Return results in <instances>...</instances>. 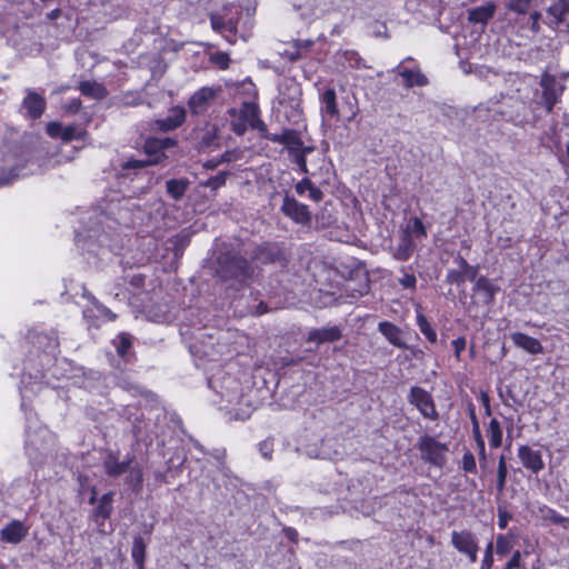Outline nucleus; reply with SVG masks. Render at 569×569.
Listing matches in <instances>:
<instances>
[{"label":"nucleus","mask_w":569,"mask_h":569,"mask_svg":"<svg viewBox=\"0 0 569 569\" xmlns=\"http://www.w3.org/2000/svg\"><path fill=\"white\" fill-rule=\"evenodd\" d=\"M216 271L221 280H234L239 283L244 282L253 274V269L248 261L231 252L221 253L219 256Z\"/></svg>","instance_id":"nucleus-1"},{"label":"nucleus","mask_w":569,"mask_h":569,"mask_svg":"<svg viewBox=\"0 0 569 569\" xmlns=\"http://www.w3.org/2000/svg\"><path fill=\"white\" fill-rule=\"evenodd\" d=\"M240 13V8L236 4H227L220 11L210 13L212 29L223 34L228 42L234 43L238 33V16Z\"/></svg>","instance_id":"nucleus-2"},{"label":"nucleus","mask_w":569,"mask_h":569,"mask_svg":"<svg viewBox=\"0 0 569 569\" xmlns=\"http://www.w3.org/2000/svg\"><path fill=\"white\" fill-rule=\"evenodd\" d=\"M421 459L432 466L442 468L447 460L448 446L431 436H422L418 441Z\"/></svg>","instance_id":"nucleus-3"},{"label":"nucleus","mask_w":569,"mask_h":569,"mask_svg":"<svg viewBox=\"0 0 569 569\" xmlns=\"http://www.w3.org/2000/svg\"><path fill=\"white\" fill-rule=\"evenodd\" d=\"M220 92V87H202L197 90L188 100V107L191 113H204L217 99Z\"/></svg>","instance_id":"nucleus-4"},{"label":"nucleus","mask_w":569,"mask_h":569,"mask_svg":"<svg viewBox=\"0 0 569 569\" xmlns=\"http://www.w3.org/2000/svg\"><path fill=\"white\" fill-rule=\"evenodd\" d=\"M547 23L559 32H569V0H557L549 7Z\"/></svg>","instance_id":"nucleus-5"},{"label":"nucleus","mask_w":569,"mask_h":569,"mask_svg":"<svg viewBox=\"0 0 569 569\" xmlns=\"http://www.w3.org/2000/svg\"><path fill=\"white\" fill-rule=\"evenodd\" d=\"M409 401L412 403L423 417L436 420L438 412L435 407L431 395L420 387H412L410 389Z\"/></svg>","instance_id":"nucleus-6"},{"label":"nucleus","mask_w":569,"mask_h":569,"mask_svg":"<svg viewBox=\"0 0 569 569\" xmlns=\"http://www.w3.org/2000/svg\"><path fill=\"white\" fill-rule=\"evenodd\" d=\"M301 87L297 81L293 79H284L279 84V103L298 111L301 102Z\"/></svg>","instance_id":"nucleus-7"},{"label":"nucleus","mask_w":569,"mask_h":569,"mask_svg":"<svg viewBox=\"0 0 569 569\" xmlns=\"http://www.w3.org/2000/svg\"><path fill=\"white\" fill-rule=\"evenodd\" d=\"M281 211L296 223L307 226L311 222V212L308 207L289 196L284 197Z\"/></svg>","instance_id":"nucleus-8"},{"label":"nucleus","mask_w":569,"mask_h":569,"mask_svg":"<svg viewBox=\"0 0 569 569\" xmlns=\"http://www.w3.org/2000/svg\"><path fill=\"white\" fill-rule=\"evenodd\" d=\"M540 84L542 87V93L547 110L548 112H550L555 103L557 102L558 98L565 90V86L558 83L556 78L548 73L542 74Z\"/></svg>","instance_id":"nucleus-9"},{"label":"nucleus","mask_w":569,"mask_h":569,"mask_svg":"<svg viewBox=\"0 0 569 569\" xmlns=\"http://www.w3.org/2000/svg\"><path fill=\"white\" fill-rule=\"evenodd\" d=\"M518 458L522 466L532 473L537 475L545 468L541 452L529 446L522 445L518 448Z\"/></svg>","instance_id":"nucleus-10"},{"label":"nucleus","mask_w":569,"mask_h":569,"mask_svg":"<svg viewBox=\"0 0 569 569\" xmlns=\"http://www.w3.org/2000/svg\"><path fill=\"white\" fill-rule=\"evenodd\" d=\"M29 528L20 520H11L0 531V539L7 543L18 545L28 535Z\"/></svg>","instance_id":"nucleus-11"},{"label":"nucleus","mask_w":569,"mask_h":569,"mask_svg":"<svg viewBox=\"0 0 569 569\" xmlns=\"http://www.w3.org/2000/svg\"><path fill=\"white\" fill-rule=\"evenodd\" d=\"M186 120V110L180 106H174L169 109V114L164 119L156 121L157 128L160 131L168 132L180 127Z\"/></svg>","instance_id":"nucleus-12"},{"label":"nucleus","mask_w":569,"mask_h":569,"mask_svg":"<svg viewBox=\"0 0 569 569\" xmlns=\"http://www.w3.org/2000/svg\"><path fill=\"white\" fill-rule=\"evenodd\" d=\"M132 461V458H128L124 461H119L118 457L113 452H109L103 460V468L109 477H119L128 472Z\"/></svg>","instance_id":"nucleus-13"},{"label":"nucleus","mask_w":569,"mask_h":569,"mask_svg":"<svg viewBox=\"0 0 569 569\" xmlns=\"http://www.w3.org/2000/svg\"><path fill=\"white\" fill-rule=\"evenodd\" d=\"M497 4L495 2H486L481 6L468 10V20L471 23L486 24L496 13Z\"/></svg>","instance_id":"nucleus-14"},{"label":"nucleus","mask_w":569,"mask_h":569,"mask_svg":"<svg viewBox=\"0 0 569 569\" xmlns=\"http://www.w3.org/2000/svg\"><path fill=\"white\" fill-rule=\"evenodd\" d=\"M22 107L27 110V113L31 119H38L46 109V101L37 92L28 90L27 97L23 99Z\"/></svg>","instance_id":"nucleus-15"},{"label":"nucleus","mask_w":569,"mask_h":569,"mask_svg":"<svg viewBox=\"0 0 569 569\" xmlns=\"http://www.w3.org/2000/svg\"><path fill=\"white\" fill-rule=\"evenodd\" d=\"M510 338L516 347L525 350L530 355H538L541 353L543 350L542 345L538 339L530 337L526 333L513 332L511 333Z\"/></svg>","instance_id":"nucleus-16"},{"label":"nucleus","mask_w":569,"mask_h":569,"mask_svg":"<svg viewBox=\"0 0 569 569\" xmlns=\"http://www.w3.org/2000/svg\"><path fill=\"white\" fill-rule=\"evenodd\" d=\"M240 118L253 129L266 131V124L259 117V107L253 102H244L240 109Z\"/></svg>","instance_id":"nucleus-17"},{"label":"nucleus","mask_w":569,"mask_h":569,"mask_svg":"<svg viewBox=\"0 0 569 569\" xmlns=\"http://www.w3.org/2000/svg\"><path fill=\"white\" fill-rule=\"evenodd\" d=\"M473 291L480 295L485 305L489 306L493 302L495 296L499 291V287L488 278L479 277L475 282Z\"/></svg>","instance_id":"nucleus-18"},{"label":"nucleus","mask_w":569,"mask_h":569,"mask_svg":"<svg viewBox=\"0 0 569 569\" xmlns=\"http://www.w3.org/2000/svg\"><path fill=\"white\" fill-rule=\"evenodd\" d=\"M451 543L461 553L471 551L470 549L478 545L475 535L467 530L452 531Z\"/></svg>","instance_id":"nucleus-19"},{"label":"nucleus","mask_w":569,"mask_h":569,"mask_svg":"<svg viewBox=\"0 0 569 569\" xmlns=\"http://www.w3.org/2000/svg\"><path fill=\"white\" fill-rule=\"evenodd\" d=\"M341 338V331L338 327L321 328L311 330L308 333L307 340L309 342L325 343L333 342Z\"/></svg>","instance_id":"nucleus-20"},{"label":"nucleus","mask_w":569,"mask_h":569,"mask_svg":"<svg viewBox=\"0 0 569 569\" xmlns=\"http://www.w3.org/2000/svg\"><path fill=\"white\" fill-rule=\"evenodd\" d=\"M112 502L113 492H107L101 496L93 511V518L96 522L103 525V522L111 516L113 510Z\"/></svg>","instance_id":"nucleus-21"},{"label":"nucleus","mask_w":569,"mask_h":569,"mask_svg":"<svg viewBox=\"0 0 569 569\" xmlns=\"http://www.w3.org/2000/svg\"><path fill=\"white\" fill-rule=\"evenodd\" d=\"M381 335L393 346L405 348L406 343L402 340L401 330L396 325L389 321H381L378 325Z\"/></svg>","instance_id":"nucleus-22"},{"label":"nucleus","mask_w":569,"mask_h":569,"mask_svg":"<svg viewBox=\"0 0 569 569\" xmlns=\"http://www.w3.org/2000/svg\"><path fill=\"white\" fill-rule=\"evenodd\" d=\"M396 71L405 80L407 88H411L413 86L422 87L428 83L426 76L419 70L401 69L399 66Z\"/></svg>","instance_id":"nucleus-23"},{"label":"nucleus","mask_w":569,"mask_h":569,"mask_svg":"<svg viewBox=\"0 0 569 569\" xmlns=\"http://www.w3.org/2000/svg\"><path fill=\"white\" fill-rule=\"evenodd\" d=\"M415 250V243L408 232H405L395 250L393 257L399 261H407Z\"/></svg>","instance_id":"nucleus-24"},{"label":"nucleus","mask_w":569,"mask_h":569,"mask_svg":"<svg viewBox=\"0 0 569 569\" xmlns=\"http://www.w3.org/2000/svg\"><path fill=\"white\" fill-rule=\"evenodd\" d=\"M79 90L83 96L92 99H103L107 96L106 88L96 81H82L79 83Z\"/></svg>","instance_id":"nucleus-25"},{"label":"nucleus","mask_w":569,"mask_h":569,"mask_svg":"<svg viewBox=\"0 0 569 569\" xmlns=\"http://www.w3.org/2000/svg\"><path fill=\"white\" fill-rule=\"evenodd\" d=\"M144 151L148 154V160L151 164H157L166 158V154L158 142V138L147 139L144 142Z\"/></svg>","instance_id":"nucleus-26"},{"label":"nucleus","mask_w":569,"mask_h":569,"mask_svg":"<svg viewBox=\"0 0 569 569\" xmlns=\"http://www.w3.org/2000/svg\"><path fill=\"white\" fill-rule=\"evenodd\" d=\"M322 111L330 117H338L339 109L337 106L336 91L332 88L327 89L321 94Z\"/></svg>","instance_id":"nucleus-27"},{"label":"nucleus","mask_w":569,"mask_h":569,"mask_svg":"<svg viewBox=\"0 0 569 569\" xmlns=\"http://www.w3.org/2000/svg\"><path fill=\"white\" fill-rule=\"evenodd\" d=\"M188 187L189 181L187 179H170L166 182L167 192L174 200L182 199Z\"/></svg>","instance_id":"nucleus-28"},{"label":"nucleus","mask_w":569,"mask_h":569,"mask_svg":"<svg viewBox=\"0 0 569 569\" xmlns=\"http://www.w3.org/2000/svg\"><path fill=\"white\" fill-rule=\"evenodd\" d=\"M280 250L276 244H266L257 248L254 258L262 263H270L279 259Z\"/></svg>","instance_id":"nucleus-29"},{"label":"nucleus","mask_w":569,"mask_h":569,"mask_svg":"<svg viewBox=\"0 0 569 569\" xmlns=\"http://www.w3.org/2000/svg\"><path fill=\"white\" fill-rule=\"evenodd\" d=\"M296 192L299 196H303L308 192V197L313 201H320L323 197L322 191L316 187L309 179H302L299 181L296 187Z\"/></svg>","instance_id":"nucleus-30"},{"label":"nucleus","mask_w":569,"mask_h":569,"mask_svg":"<svg viewBox=\"0 0 569 569\" xmlns=\"http://www.w3.org/2000/svg\"><path fill=\"white\" fill-rule=\"evenodd\" d=\"M537 515L540 519L549 521L555 525H563L565 522H569V518L561 516L555 509L546 505H541L538 507Z\"/></svg>","instance_id":"nucleus-31"},{"label":"nucleus","mask_w":569,"mask_h":569,"mask_svg":"<svg viewBox=\"0 0 569 569\" xmlns=\"http://www.w3.org/2000/svg\"><path fill=\"white\" fill-rule=\"evenodd\" d=\"M131 557L134 563L137 565L138 569H144L146 543L142 537L140 536L134 537L133 539Z\"/></svg>","instance_id":"nucleus-32"},{"label":"nucleus","mask_w":569,"mask_h":569,"mask_svg":"<svg viewBox=\"0 0 569 569\" xmlns=\"http://www.w3.org/2000/svg\"><path fill=\"white\" fill-rule=\"evenodd\" d=\"M487 436L491 448H499L502 443V429L497 419H491L488 428Z\"/></svg>","instance_id":"nucleus-33"},{"label":"nucleus","mask_w":569,"mask_h":569,"mask_svg":"<svg viewBox=\"0 0 569 569\" xmlns=\"http://www.w3.org/2000/svg\"><path fill=\"white\" fill-rule=\"evenodd\" d=\"M281 144L286 146L290 151H298L302 147V141L297 131L283 130V139Z\"/></svg>","instance_id":"nucleus-34"},{"label":"nucleus","mask_w":569,"mask_h":569,"mask_svg":"<svg viewBox=\"0 0 569 569\" xmlns=\"http://www.w3.org/2000/svg\"><path fill=\"white\" fill-rule=\"evenodd\" d=\"M417 326L422 335L428 339L429 342H437V333L428 322L427 318L421 313H417Z\"/></svg>","instance_id":"nucleus-35"},{"label":"nucleus","mask_w":569,"mask_h":569,"mask_svg":"<svg viewBox=\"0 0 569 569\" xmlns=\"http://www.w3.org/2000/svg\"><path fill=\"white\" fill-rule=\"evenodd\" d=\"M128 471H129V476L127 478V482L134 490H139L142 486V481H143L142 468L139 465L132 466V463H131Z\"/></svg>","instance_id":"nucleus-36"},{"label":"nucleus","mask_w":569,"mask_h":569,"mask_svg":"<svg viewBox=\"0 0 569 569\" xmlns=\"http://www.w3.org/2000/svg\"><path fill=\"white\" fill-rule=\"evenodd\" d=\"M513 547V538L509 535H498L496 540V551L500 556L507 555Z\"/></svg>","instance_id":"nucleus-37"},{"label":"nucleus","mask_w":569,"mask_h":569,"mask_svg":"<svg viewBox=\"0 0 569 569\" xmlns=\"http://www.w3.org/2000/svg\"><path fill=\"white\" fill-rule=\"evenodd\" d=\"M343 59L350 68L360 69L366 67L363 59L353 50L345 51Z\"/></svg>","instance_id":"nucleus-38"},{"label":"nucleus","mask_w":569,"mask_h":569,"mask_svg":"<svg viewBox=\"0 0 569 569\" xmlns=\"http://www.w3.org/2000/svg\"><path fill=\"white\" fill-rule=\"evenodd\" d=\"M201 143L206 147H211L217 143V127L213 124H208L203 133L201 136Z\"/></svg>","instance_id":"nucleus-39"},{"label":"nucleus","mask_w":569,"mask_h":569,"mask_svg":"<svg viewBox=\"0 0 569 569\" xmlns=\"http://www.w3.org/2000/svg\"><path fill=\"white\" fill-rule=\"evenodd\" d=\"M114 345L118 355L123 357L131 347V338L127 333H120L114 340Z\"/></svg>","instance_id":"nucleus-40"},{"label":"nucleus","mask_w":569,"mask_h":569,"mask_svg":"<svg viewBox=\"0 0 569 569\" xmlns=\"http://www.w3.org/2000/svg\"><path fill=\"white\" fill-rule=\"evenodd\" d=\"M530 6V0H507L506 7L508 10L513 11L519 14H523L527 12Z\"/></svg>","instance_id":"nucleus-41"},{"label":"nucleus","mask_w":569,"mask_h":569,"mask_svg":"<svg viewBox=\"0 0 569 569\" xmlns=\"http://www.w3.org/2000/svg\"><path fill=\"white\" fill-rule=\"evenodd\" d=\"M226 178H227V172H219L214 177H210L203 183V186H206V187H208V188H210L212 190H216V189L222 187L226 183Z\"/></svg>","instance_id":"nucleus-42"},{"label":"nucleus","mask_w":569,"mask_h":569,"mask_svg":"<svg viewBox=\"0 0 569 569\" xmlns=\"http://www.w3.org/2000/svg\"><path fill=\"white\" fill-rule=\"evenodd\" d=\"M493 565V543L490 541L485 550V557L481 561V569H491Z\"/></svg>","instance_id":"nucleus-43"},{"label":"nucleus","mask_w":569,"mask_h":569,"mask_svg":"<svg viewBox=\"0 0 569 569\" xmlns=\"http://www.w3.org/2000/svg\"><path fill=\"white\" fill-rule=\"evenodd\" d=\"M462 469L466 472L476 471V459L471 451H466L462 457Z\"/></svg>","instance_id":"nucleus-44"},{"label":"nucleus","mask_w":569,"mask_h":569,"mask_svg":"<svg viewBox=\"0 0 569 569\" xmlns=\"http://www.w3.org/2000/svg\"><path fill=\"white\" fill-rule=\"evenodd\" d=\"M81 137V133L78 131V129L74 126H68L62 128V136L61 140L64 142H69L73 139H79Z\"/></svg>","instance_id":"nucleus-45"},{"label":"nucleus","mask_w":569,"mask_h":569,"mask_svg":"<svg viewBox=\"0 0 569 569\" xmlns=\"http://www.w3.org/2000/svg\"><path fill=\"white\" fill-rule=\"evenodd\" d=\"M410 231L418 238L427 237V230L419 218H415L410 226Z\"/></svg>","instance_id":"nucleus-46"},{"label":"nucleus","mask_w":569,"mask_h":569,"mask_svg":"<svg viewBox=\"0 0 569 569\" xmlns=\"http://www.w3.org/2000/svg\"><path fill=\"white\" fill-rule=\"evenodd\" d=\"M212 62L218 64L221 69H227L229 67V56L224 52H217L211 58Z\"/></svg>","instance_id":"nucleus-47"},{"label":"nucleus","mask_w":569,"mask_h":569,"mask_svg":"<svg viewBox=\"0 0 569 569\" xmlns=\"http://www.w3.org/2000/svg\"><path fill=\"white\" fill-rule=\"evenodd\" d=\"M62 124L60 122L53 121L49 122L47 126V132L51 138H60L62 136Z\"/></svg>","instance_id":"nucleus-48"},{"label":"nucleus","mask_w":569,"mask_h":569,"mask_svg":"<svg viewBox=\"0 0 569 569\" xmlns=\"http://www.w3.org/2000/svg\"><path fill=\"white\" fill-rule=\"evenodd\" d=\"M521 568V552L515 551L510 560L506 563L505 569H518Z\"/></svg>","instance_id":"nucleus-49"},{"label":"nucleus","mask_w":569,"mask_h":569,"mask_svg":"<svg viewBox=\"0 0 569 569\" xmlns=\"http://www.w3.org/2000/svg\"><path fill=\"white\" fill-rule=\"evenodd\" d=\"M399 282L406 289H413L416 287L417 280L413 274L405 273L403 277L399 279Z\"/></svg>","instance_id":"nucleus-50"},{"label":"nucleus","mask_w":569,"mask_h":569,"mask_svg":"<svg viewBox=\"0 0 569 569\" xmlns=\"http://www.w3.org/2000/svg\"><path fill=\"white\" fill-rule=\"evenodd\" d=\"M510 519L511 515L507 510H498V526L500 529H506Z\"/></svg>","instance_id":"nucleus-51"},{"label":"nucleus","mask_w":569,"mask_h":569,"mask_svg":"<svg viewBox=\"0 0 569 569\" xmlns=\"http://www.w3.org/2000/svg\"><path fill=\"white\" fill-rule=\"evenodd\" d=\"M466 339L463 337H459L457 339H455L452 341V346H453V349H455V356L457 359H460V355L461 352L465 350L466 348Z\"/></svg>","instance_id":"nucleus-52"},{"label":"nucleus","mask_w":569,"mask_h":569,"mask_svg":"<svg viewBox=\"0 0 569 569\" xmlns=\"http://www.w3.org/2000/svg\"><path fill=\"white\" fill-rule=\"evenodd\" d=\"M447 280L451 283H461L463 282V273L462 271L450 270L448 271Z\"/></svg>","instance_id":"nucleus-53"},{"label":"nucleus","mask_w":569,"mask_h":569,"mask_svg":"<svg viewBox=\"0 0 569 569\" xmlns=\"http://www.w3.org/2000/svg\"><path fill=\"white\" fill-rule=\"evenodd\" d=\"M260 132L264 139L281 144L282 139H283V132L282 133H270V132H268L267 129H266V131H260Z\"/></svg>","instance_id":"nucleus-54"},{"label":"nucleus","mask_w":569,"mask_h":569,"mask_svg":"<svg viewBox=\"0 0 569 569\" xmlns=\"http://www.w3.org/2000/svg\"><path fill=\"white\" fill-rule=\"evenodd\" d=\"M473 433H475L476 441L480 448V451H481V453H483L485 452V441L481 437L480 429H479L478 422L476 420L473 421Z\"/></svg>","instance_id":"nucleus-55"},{"label":"nucleus","mask_w":569,"mask_h":569,"mask_svg":"<svg viewBox=\"0 0 569 569\" xmlns=\"http://www.w3.org/2000/svg\"><path fill=\"white\" fill-rule=\"evenodd\" d=\"M149 160H129L126 162L124 168L127 169H137L149 166Z\"/></svg>","instance_id":"nucleus-56"},{"label":"nucleus","mask_w":569,"mask_h":569,"mask_svg":"<svg viewBox=\"0 0 569 569\" xmlns=\"http://www.w3.org/2000/svg\"><path fill=\"white\" fill-rule=\"evenodd\" d=\"M158 142L161 146V150L164 152V150L172 148L177 144V141L172 138H158Z\"/></svg>","instance_id":"nucleus-57"},{"label":"nucleus","mask_w":569,"mask_h":569,"mask_svg":"<svg viewBox=\"0 0 569 569\" xmlns=\"http://www.w3.org/2000/svg\"><path fill=\"white\" fill-rule=\"evenodd\" d=\"M94 305H96L98 311H100L101 315L107 317L109 320H114L116 319V315L110 309H108L107 307L98 303V301H96V300H94Z\"/></svg>","instance_id":"nucleus-58"},{"label":"nucleus","mask_w":569,"mask_h":569,"mask_svg":"<svg viewBox=\"0 0 569 569\" xmlns=\"http://www.w3.org/2000/svg\"><path fill=\"white\" fill-rule=\"evenodd\" d=\"M508 472H497V488L499 492H502L506 486Z\"/></svg>","instance_id":"nucleus-59"},{"label":"nucleus","mask_w":569,"mask_h":569,"mask_svg":"<svg viewBox=\"0 0 569 569\" xmlns=\"http://www.w3.org/2000/svg\"><path fill=\"white\" fill-rule=\"evenodd\" d=\"M463 279L467 278L469 279L470 281H476V276H477V268L473 267V266H469L463 272Z\"/></svg>","instance_id":"nucleus-60"},{"label":"nucleus","mask_w":569,"mask_h":569,"mask_svg":"<svg viewBox=\"0 0 569 569\" xmlns=\"http://www.w3.org/2000/svg\"><path fill=\"white\" fill-rule=\"evenodd\" d=\"M470 550L471 551H467L465 555H467L470 562L473 563L477 561L478 545H476V547L471 548Z\"/></svg>","instance_id":"nucleus-61"},{"label":"nucleus","mask_w":569,"mask_h":569,"mask_svg":"<svg viewBox=\"0 0 569 569\" xmlns=\"http://www.w3.org/2000/svg\"><path fill=\"white\" fill-rule=\"evenodd\" d=\"M269 443L268 442H262L260 445V451L262 453V456L267 459H270V448H269Z\"/></svg>","instance_id":"nucleus-62"},{"label":"nucleus","mask_w":569,"mask_h":569,"mask_svg":"<svg viewBox=\"0 0 569 569\" xmlns=\"http://www.w3.org/2000/svg\"><path fill=\"white\" fill-rule=\"evenodd\" d=\"M497 472H508L506 459L503 456L499 458Z\"/></svg>","instance_id":"nucleus-63"},{"label":"nucleus","mask_w":569,"mask_h":569,"mask_svg":"<svg viewBox=\"0 0 569 569\" xmlns=\"http://www.w3.org/2000/svg\"><path fill=\"white\" fill-rule=\"evenodd\" d=\"M81 108V101L79 99H73L70 104L68 106V109L76 112Z\"/></svg>","instance_id":"nucleus-64"}]
</instances>
